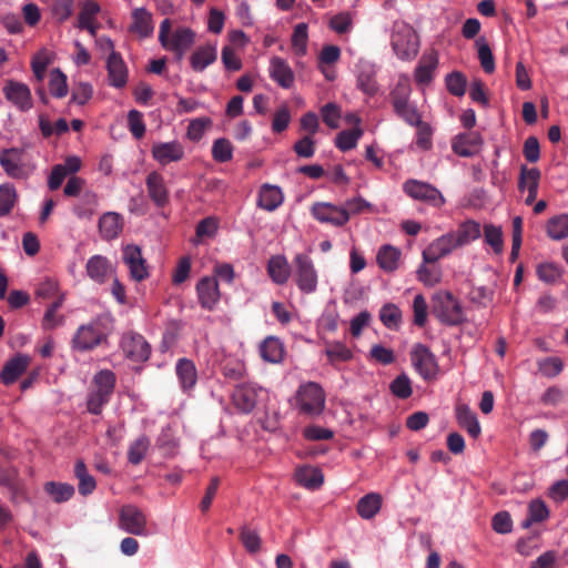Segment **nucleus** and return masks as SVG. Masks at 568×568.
Returning <instances> with one entry per match:
<instances>
[{
  "label": "nucleus",
  "mask_w": 568,
  "mask_h": 568,
  "mask_svg": "<svg viewBox=\"0 0 568 568\" xmlns=\"http://www.w3.org/2000/svg\"><path fill=\"white\" fill-rule=\"evenodd\" d=\"M80 169L81 159L77 155H70L62 163L53 165L48 176V189L55 191L68 179L63 194L69 197L79 196L85 184L82 178L75 175Z\"/></svg>",
  "instance_id": "1"
},
{
  "label": "nucleus",
  "mask_w": 568,
  "mask_h": 568,
  "mask_svg": "<svg viewBox=\"0 0 568 568\" xmlns=\"http://www.w3.org/2000/svg\"><path fill=\"white\" fill-rule=\"evenodd\" d=\"M112 327V318L108 314L98 315L87 324L79 326L73 338L72 347L79 352H87L103 343Z\"/></svg>",
  "instance_id": "2"
},
{
  "label": "nucleus",
  "mask_w": 568,
  "mask_h": 568,
  "mask_svg": "<svg viewBox=\"0 0 568 568\" xmlns=\"http://www.w3.org/2000/svg\"><path fill=\"white\" fill-rule=\"evenodd\" d=\"M159 41L165 50L175 54L178 61H181L194 44L195 32L187 27H179L171 32V21L164 19L160 24Z\"/></svg>",
  "instance_id": "3"
},
{
  "label": "nucleus",
  "mask_w": 568,
  "mask_h": 568,
  "mask_svg": "<svg viewBox=\"0 0 568 568\" xmlns=\"http://www.w3.org/2000/svg\"><path fill=\"white\" fill-rule=\"evenodd\" d=\"M432 312L447 326H457L466 321L462 303L448 291H439L433 295Z\"/></svg>",
  "instance_id": "4"
},
{
  "label": "nucleus",
  "mask_w": 568,
  "mask_h": 568,
  "mask_svg": "<svg viewBox=\"0 0 568 568\" xmlns=\"http://www.w3.org/2000/svg\"><path fill=\"white\" fill-rule=\"evenodd\" d=\"M116 377L110 369L99 371L92 379V387L87 397L88 412L93 415L101 414L114 392Z\"/></svg>",
  "instance_id": "5"
},
{
  "label": "nucleus",
  "mask_w": 568,
  "mask_h": 568,
  "mask_svg": "<svg viewBox=\"0 0 568 568\" xmlns=\"http://www.w3.org/2000/svg\"><path fill=\"white\" fill-rule=\"evenodd\" d=\"M390 44L394 53L400 60H412L419 48L418 37L410 24L395 21L392 27Z\"/></svg>",
  "instance_id": "6"
},
{
  "label": "nucleus",
  "mask_w": 568,
  "mask_h": 568,
  "mask_svg": "<svg viewBox=\"0 0 568 568\" xmlns=\"http://www.w3.org/2000/svg\"><path fill=\"white\" fill-rule=\"evenodd\" d=\"M297 410L307 416H318L323 413L326 395L322 386L315 382L302 384L295 395Z\"/></svg>",
  "instance_id": "7"
},
{
  "label": "nucleus",
  "mask_w": 568,
  "mask_h": 568,
  "mask_svg": "<svg viewBox=\"0 0 568 568\" xmlns=\"http://www.w3.org/2000/svg\"><path fill=\"white\" fill-rule=\"evenodd\" d=\"M293 278L303 294H313L318 286V273L312 257L306 253H297L293 258Z\"/></svg>",
  "instance_id": "8"
},
{
  "label": "nucleus",
  "mask_w": 568,
  "mask_h": 568,
  "mask_svg": "<svg viewBox=\"0 0 568 568\" xmlns=\"http://www.w3.org/2000/svg\"><path fill=\"white\" fill-rule=\"evenodd\" d=\"M23 148H4L0 150V168L3 173L12 180H26L28 179L33 166L24 160Z\"/></svg>",
  "instance_id": "9"
},
{
  "label": "nucleus",
  "mask_w": 568,
  "mask_h": 568,
  "mask_svg": "<svg viewBox=\"0 0 568 568\" xmlns=\"http://www.w3.org/2000/svg\"><path fill=\"white\" fill-rule=\"evenodd\" d=\"M119 528L130 535L149 537L152 532L148 527V518L142 509L129 504L119 511Z\"/></svg>",
  "instance_id": "10"
},
{
  "label": "nucleus",
  "mask_w": 568,
  "mask_h": 568,
  "mask_svg": "<svg viewBox=\"0 0 568 568\" xmlns=\"http://www.w3.org/2000/svg\"><path fill=\"white\" fill-rule=\"evenodd\" d=\"M378 65L365 58H359L354 65L356 88L365 95L372 98L379 91L377 81Z\"/></svg>",
  "instance_id": "11"
},
{
  "label": "nucleus",
  "mask_w": 568,
  "mask_h": 568,
  "mask_svg": "<svg viewBox=\"0 0 568 568\" xmlns=\"http://www.w3.org/2000/svg\"><path fill=\"white\" fill-rule=\"evenodd\" d=\"M410 361L413 367L425 381L437 376L438 364L435 355L424 344H415L410 351Z\"/></svg>",
  "instance_id": "12"
},
{
  "label": "nucleus",
  "mask_w": 568,
  "mask_h": 568,
  "mask_svg": "<svg viewBox=\"0 0 568 568\" xmlns=\"http://www.w3.org/2000/svg\"><path fill=\"white\" fill-rule=\"evenodd\" d=\"M266 389L254 383L239 385L233 392V402L242 413H251L264 399Z\"/></svg>",
  "instance_id": "13"
},
{
  "label": "nucleus",
  "mask_w": 568,
  "mask_h": 568,
  "mask_svg": "<svg viewBox=\"0 0 568 568\" xmlns=\"http://www.w3.org/2000/svg\"><path fill=\"white\" fill-rule=\"evenodd\" d=\"M404 191L412 199L424 201L435 207H440L445 203L440 191L426 182L409 180L404 183Z\"/></svg>",
  "instance_id": "14"
},
{
  "label": "nucleus",
  "mask_w": 568,
  "mask_h": 568,
  "mask_svg": "<svg viewBox=\"0 0 568 568\" xmlns=\"http://www.w3.org/2000/svg\"><path fill=\"white\" fill-rule=\"evenodd\" d=\"M453 232H447L439 237L435 239L422 253L425 263H436L443 257L452 254L456 248H459Z\"/></svg>",
  "instance_id": "15"
},
{
  "label": "nucleus",
  "mask_w": 568,
  "mask_h": 568,
  "mask_svg": "<svg viewBox=\"0 0 568 568\" xmlns=\"http://www.w3.org/2000/svg\"><path fill=\"white\" fill-rule=\"evenodd\" d=\"M313 217L325 224L333 226H344L348 222V215L345 210L339 205L329 202H316L311 207Z\"/></svg>",
  "instance_id": "16"
},
{
  "label": "nucleus",
  "mask_w": 568,
  "mask_h": 568,
  "mask_svg": "<svg viewBox=\"0 0 568 568\" xmlns=\"http://www.w3.org/2000/svg\"><path fill=\"white\" fill-rule=\"evenodd\" d=\"M122 260L129 268L130 276L134 281L141 282L149 277L148 264L139 245L128 244L123 246Z\"/></svg>",
  "instance_id": "17"
},
{
  "label": "nucleus",
  "mask_w": 568,
  "mask_h": 568,
  "mask_svg": "<svg viewBox=\"0 0 568 568\" xmlns=\"http://www.w3.org/2000/svg\"><path fill=\"white\" fill-rule=\"evenodd\" d=\"M108 47L111 49V53L106 60L108 80L109 84L113 88L121 89L128 82V69L120 55V53L113 50V43L109 38L104 39Z\"/></svg>",
  "instance_id": "18"
},
{
  "label": "nucleus",
  "mask_w": 568,
  "mask_h": 568,
  "mask_svg": "<svg viewBox=\"0 0 568 568\" xmlns=\"http://www.w3.org/2000/svg\"><path fill=\"white\" fill-rule=\"evenodd\" d=\"M121 348L125 357L133 362H144L150 357V345L140 334L129 333L122 336Z\"/></svg>",
  "instance_id": "19"
},
{
  "label": "nucleus",
  "mask_w": 568,
  "mask_h": 568,
  "mask_svg": "<svg viewBox=\"0 0 568 568\" xmlns=\"http://www.w3.org/2000/svg\"><path fill=\"white\" fill-rule=\"evenodd\" d=\"M3 94L18 110L29 111L33 103L29 87L22 82L9 80L3 87Z\"/></svg>",
  "instance_id": "20"
},
{
  "label": "nucleus",
  "mask_w": 568,
  "mask_h": 568,
  "mask_svg": "<svg viewBox=\"0 0 568 568\" xmlns=\"http://www.w3.org/2000/svg\"><path fill=\"white\" fill-rule=\"evenodd\" d=\"M145 186L150 200L156 207L161 209L169 204L170 192L161 173L156 171L150 172L145 178Z\"/></svg>",
  "instance_id": "21"
},
{
  "label": "nucleus",
  "mask_w": 568,
  "mask_h": 568,
  "mask_svg": "<svg viewBox=\"0 0 568 568\" xmlns=\"http://www.w3.org/2000/svg\"><path fill=\"white\" fill-rule=\"evenodd\" d=\"M196 294L201 307L213 311L221 297L217 280L212 276L202 277L196 284Z\"/></svg>",
  "instance_id": "22"
},
{
  "label": "nucleus",
  "mask_w": 568,
  "mask_h": 568,
  "mask_svg": "<svg viewBox=\"0 0 568 568\" xmlns=\"http://www.w3.org/2000/svg\"><path fill=\"white\" fill-rule=\"evenodd\" d=\"M153 159L161 165L179 162L184 158V146L176 140L170 142H156L152 145Z\"/></svg>",
  "instance_id": "23"
},
{
  "label": "nucleus",
  "mask_w": 568,
  "mask_h": 568,
  "mask_svg": "<svg viewBox=\"0 0 568 568\" xmlns=\"http://www.w3.org/2000/svg\"><path fill=\"white\" fill-rule=\"evenodd\" d=\"M483 145V139L477 132H466L456 135L452 142L454 153L463 158L477 154Z\"/></svg>",
  "instance_id": "24"
},
{
  "label": "nucleus",
  "mask_w": 568,
  "mask_h": 568,
  "mask_svg": "<svg viewBox=\"0 0 568 568\" xmlns=\"http://www.w3.org/2000/svg\"><path fill=\"white\" fill-rule=\"evenodd\" d=\"M31 357L28 354L19 353L6 362L0 379L4 385L13 384L28 368Z\"/></svg>",
  "instance_id": "25"
},
{
  "label": "nucleus",
  "mask_w": 568,
  "mask_h": 568,
  "mask_svg": "<svg viewBox=\"0 0 568 568\" xmlns=\"http://www.w3.org/2000/svg\"><path fill=\"white\" fill-rule=\"evenodd\" d=\"M175 374L183 392L192 390L197 383V369L192 359L179 358L175 364Z\"/></svg>",
  "instance_id": "26"
},
{
  "label": "nucleus",
  "mask_w": 568,
  "mask_h": 568,
  "mask_svg": "<svg viewBox=\"0 0 568 568\" xmlns=\"http://www.w3.org/2000/svg\"><path fill=\"white\" fill-rule=\"evenodd\" d=\"M98 226L103 240H114L123 230V216L118 212H105L100 216Z\"/></svg>",
  "instance_id": "27"
},
{
  "label": "nucleus",
  "mask_w": 568,
  "mask_h": 568,
  "mask_svg": "<svg viewBox=\"0 0 568 568\" xmlns=\"http://www.w3.org/2000/svg\"><path fill=\"white\" fill-rule=\"evenodd\" d=\"M268 73L270 78L284 89H290L294 83V73L283 58L271 59Z\"/></svg>",
  "instance_id": "28"
},
{
  "label": "nucleus",
  "mask_w": 568,
  "mask_h": 568,
  "mask_svg": "<svg viewBox=\"0 0 568 568\" xmlns=\"http://www.w3.org/2000/svg\"><path fill=\"white\" fill-rule=\"evenodd\" d=\"M438 65V54L435 51L422 55L414 71L416 83L425 85L432 82Z\"/></svg>",
  "instance_id": "29"
},
{
  "label": "nucleus",
  "mask_w": 568,
  "mask_h": 568,
  "mask_svg": "<svg viewBox=\"0 0 568 568\" xmlns=\"http://www.w3.org/2000/svg\"><path fill=\"white\" fill-rule=\"evenodd\" d=\"M217 59V47L214 43H206L199 47L190 57L191 68L195 72H203Z\"/></svg>",
  "instance_id": "30"
},
{
  "label": "nucleus",
  "mask_w": 568,
  "mask_h": 568,
  "mask_svg": "<svg viewBox=\"0 0 568 568\" xmlns=\"http://www.w3.org/2000/svg\"><path fill=\"white\" fill-rule=\"evenodd\" d=\"M291 272V265L284 255L277 254L270 257L267 262V274L275 284H286Z\"/></svg>",
  "instance_id": "31"
},
{
  "label": "nucleus",
  "mask_w": 568,
  "mask_h": 568,
  "mask_svg": "<svg viewBox=\"0 0 568 568\" xmlns=\"http://www.w3.org/2000/svg\"><path fill=\"white\" fill-rule=\"evenodd\" d=\"M400 256L402 252L398 247L385 244L379 247L376 261L384 272L392 273L398 268Z\"/></svg>",
  "instance_id": "32"
},
{
  "label": "nucleus",
  "mask_w": 568,
  "mask_h": 568,
  "mask_svg": "<svg viewBox=\"0 0 568 568\" xmlns=\"http://www.w3.org/2000/svg\"><path fill=\"white\" fill-rule=\"evenodd\" d=\"M283 200L284 196L280 186L264 184L260 190L257 204L260 207L272 212L283 203Z\"/></svg>",
  "instance_id": "33"
},
{
  "label": "nucleus",
  "mask_w": 568,
  "mask_h": 568,
  "mask_svg": "<svg viewBox=\"0 0 568 568\" xmlns=\"http://www.w3.org/2000/svg\"><path fill=\"white\" fill-rule=\"evenodd\" d=\"M132 24L130 30L141 38H148L153 33L154 27L152 14L144 8H136L132 12Z\"/></svg>",
  "instance_id": "34"
},
{
  "label": "nucleus",
  "mask_w": 568,
  "mask_h": 568,
  "mask_svg": "<svg viewBox=\"0 0 568 568\" xmlns=\"http://www.w3.org/2000/svg\"><path fill=\"white\" fill-rule=\"evenodd\" d=\"M382 504L383 498L378 493H369L358 500L356 510L361 518L369 520L379 513Z\"/></svg>",
  "instance_id": "35"
},
{
  "label": "nucleus",
  "mask_w": 568,
  "mask_h": 568,
  "mask_svg": "<svg viewBox=\"0 0 568 568\" xmlns=\"http://www.w3.org/2000/svg\"><path fill=\"white\" fill-rule=\"evenodd\" d=\"M85 271L92 281L102 284L111 271V264L105 256L93 255L88 260Z\"/></svg>",
  "instance_id": "36"
},
{
  "label": "nucleus",
  "mask_w": 568,
  "mask_h": 568,
  "mask_svg": "<svg viewBox=\"0 0 568 568\" xmlns=\"http://www.w3.org/2000/svg\"><path fill=\"white\" fill-rule=\"evenodd\" d=\"M456 418L459 426L464 428L469 436L477 438L480 435L481 427L478 418L467 405H462L456 408Z\"/></svg>",
  "instance_id": "37"
},
{
  "label": "nucleus",
  "mask_w": 568,
  "mask_h": 568,
  "mask_svg": "<svg viewBox=\"0 0 568 568\" xmlns=\"http://www.w3.org/2000/svg\"><path fill=\"white\" fill-rule=\"evenodd\" d=\"M295 479L307 489H317L322 486L324 476L322 470L316 467L303 466L296 469Z\"/></svg>",
  "instance_id": "38"
},
{
  "label": "nucleus",
  "mask_w": 568,
  "mask_h": 568,
  "mask_svg": "<svg viewBox=\"0 0 568 568\" xmlns=\"http://www.w3.org/2000/svg\"><path fill=\"white\" fill-rule=\"evenodd\" d=\"M283 344L277 337L268 336L260 345L261 357L268 363H280L283 358Z\"/></svg>",
  "instance_id": "39"
},
{
  "label": "nucleus",
  "mask_w": 568,
  "mask_h": 568,
  "mask_svg": "<svg viewBox=\"0 0 568 568\" xmlns=\"http://www.w3.org/2000/svg\"><path fill=\"white\" fill-rule=\"evenodd\" d=\"M452 232L458 242L457 244L463 247L480 236V225L473 220H467L463 222L456 231Z\"/></svg>",
  "instance_id": "40"
},
{
  "label": "nucleus",
  "mask_w": 568,
  "mask_h": 568,
  "mask_svg": "<svg viewBox=\"0 0 568 568\" xmlns=\"http://www.w3.org/2000/svg\"><path fill=\"white\" fill-rule=\"evenodd\" d=\"M324 353L331 365L349 362L353 358L351 348L339 341L326 342Z\"/></svg>",
  "instance_id": "41"
},
{
  "label": "nucleus",
  "mask_w": 568,
  "mask_h": 568,
  "mask_svg": "<svg viewBox=\"0 0 568 568\" xmlns=\"http://www.w3.org/2000/svg\"><path fill=\"white\" fill-rule=\"evenodd\" d=\"M546 233L554 241H561L568 237V214L561 213L551 216L546 224Z\"/></svg>",
  "instance_id": "42"
},
{
  "label": "nucleus",
  "mask_w": 568,
  "mask_h": 568,
  "mask_svg": "<svg viewBox=\"0 0 568 568\" xmlns=\"http://www.w3.org/2000/svg\"><path fill=\"white\" fill-rule=\"evenodd\" d=\"M74 475L79 480L78 489L82 496H88L93 493L97 487L95 479L88 471L83 460H77L74 465Z\"/></svg>",
  "instance_id": "43"
},
{
  "label": "nucleus",
  "mask_w": 568,
  "mask_h": 568,
  "mask_svg": "<svg viewBox=\"0 0 568 568\" xmlns=\"http://www.w3.org/2000/svg\"><path fill=\"white\" fill-rule=\"evenodd\" d=\"M43 488L58 504L68 501L74 495V487L68 483L47 481Z\"/></svg>",
  "instance_id": "44"
},
{
  "label": "nucleus",
  "mask_w": 568,
  "mask_h": 568,
  "mask_svg": "<svg viewBox=\"0 0 568 568\" xmlns=\"http://www.w3.org/2000/svg\"><path fill=\"white\" fill-rule=\"evenodd\" d=\"M402 311L394 303H386L379 310V320L385 327L397 331L402 324Z\"/></svg>",
  "instance_id": "45"
},
{
  "label": "nucleus",
  "mask_w": 568,
  "mask_h": 568,
  "mask_svg": "<svg viewBox=\"0 0 568 568\" xmlns=\"http://www.w3.org/2000/svg\"><path fill=\"white\" fill-rule=\"evenodd\" d=\"M18 200V193L13 184H0V219L9 215Z\"/></svg>",
  "instance_id": "46"
},
{
  "label": "nucleus",
  "mask_w": 568,
  "mask_h": 568,
  "mask_svg": "<svg viewBox=\"0 0 568 568\" xmlns=\"http://www.w3.org/2000/svg\"><path fill=\"white\" fill-rule=\"evenodd\" d=\"M549 517V509L542 499H532L528 505V516L523 521V527L528 528L534 523H541Z\"/></svg>",
  "instance_id": "47"
},
{
  "label": "nucleus",
  "mask_w": 568,
  "mask_h": 568,
  "mask_svg": "<svg viewBox=\"0 0 568 568\" xmlns=\"http://www.w3.org/2000/svg\"><path fill=\"white\" fill-rule=\"evenodd\" d=\"M363 133L364 131L361 126H354L352 130H343L336 135L335 145L343 152L353 150Z\"/></svg>",
  "instance_id": "48"
},
{
  "label": "nucleus",
  "mask_w": 568,
  "mask_h": 568,
  "mask_svg": "<svg viewBox=\"0 0 568 568\" xmlns=\"http://www.w3.org/2000/svg\"><path fill=\"white\" fill-rule=\"evenodd\" d=\"M540 171L537 168L523 165L519 173L518 189L521 192L538 191Z\"/></svg>",
  "instance_id": "49"
},
{
  "label": "nucleus",
  "mask_w": 568,
  "mask_h": 568,
  "mask_svg": "<svg viewBox=\"0 0 568 568\" xmlns=\"http://www.w3.org/2000/svg\"><path fill=\"white\" fill-rule=\"evenodd\" d=\"M423 263L416 270L417 280L425 286L433 287L442 281V270L439 266H427Z\"/></svg>",
  "instance_id": "50"
},
{
  "label": "nucleus",
  "mask_w": 568,
  "mask_h": 568,
  "mask_svg": "<svg viewBox=\"0 0 568 568\" xmlns=\"http://www.w3.org/2000/svg\"><path fill=\"white\" fill-rule=\"evenodd\" d=\"M394 111L400 119L412 126L419 125L422 122V115L418 112L417 106L409 100L394 105Z\"/></svg>",
  "instance_id": "51"
},
{
  "label": "nucleus",
  "mask_w": 568,
  "mask_h": 568,
  "mask_svg": "<svg viewBox=\"0 0 568 568\" xmlns=\"http://www.w3.org/2000/svg\"><path fill=\"white\" fill-rule=\"evenodd\" d=\"M233 145L230 140L219 138L212 144V158L217 163H225L233 159Z\"/></svg>",
  "instance_id": "52"
},
{
  "label": "nucleus",
  "mask_w": 568,
  "mask_h": 568,
  "mask_svg": "<svg viewBox=\"0 0 568 568\" xmlns=\"http://www.w3.org/2000/svg\"><path fill=\"white\" fill-rule=\"evenodd\" d=\"M149 447L150 440L145 435H141L135 440H133L128 449L129 463L132 465L140 464L143 460Z\"/></svg>",
  "instance_id": "53"
},
{
  "label": "nucleus",
  "mask_w": 568,
  "mask_h": 568,
  "mask_svg": "<svg viewBox=\"0 0 568 568\" xmlns=\"http://www.w3.org/2000/svg\"><path fill=\"white\" fill-rule=\"evenodd\" d=\"M477 54L483 70L486 73H493L495 71V59L491 49L485 38H478L476 40Z\"/></svg>",
  "instance_id": "54"
},
{
  "label": "nucleus",
  "mask_w": 568,
  "mask_h": 568,
  "mask_svg": "<svg viewBox=\"0 0 568 568\" xmlns=\"http://www.w3.org/2000/svg\"><path fill=\"white\" fill-rule=\"evenodd\" d=\"M49 89L51 94L58 99L68 94L67 75L58 68L50 72Z\"/></svg>",
  "instance_id": "55"
},
{
  "label": "nucleus",
  "mask_w": 568,
  "mask_h": 568,
  "mask_svg": "<svg viewBox=\"0 0 568 568\" xmlns=\"http://www.w3.org/2000/svg\"><path fill=\"white\" fill-rule=\"evenodd\" d=\"M389 389L397 398H408L413 393L410 378L405 373L399 374L389 384Z\"/></svg>",
  "instance_id": "56"
},
{
  "label": "nucleus",
  "mask_w": 568,
  "mask_h": 568,
  "mask_svg": "<svg viewBox=\"0 0 568 568\" xmlns=\"http://www.w3.org/2000/svg\"><path fill=\"white\" fill-rule=\"evenodd\" d=\"M412 87L406 75H400L397 83L390 91L393 106L409 100Z\"/></svg>",
  "instance_id": "57"
},
{
  "label": "nucleus",
  "mask_w": 568,
  "mask_h": 568,
  "mask_svg": "<svg viewBox=\"0 0 568 568\" xmlns=\"http://www.w3.org/2000/svg\"><path fill=\"white\" fill-rule=\"evenodd\" d=\"M210 118H195L189 122L186 138L193 142L200 141L207 128L212 125Z\"/></svg>",
  "instance_id": "58"
},
{
  "label": "nucleus",
  "mask_w": 568,
  "mask_h": 568,
  "mask_svg": "<svg viewBox=\"0 0 568 568\" xmlns=\"http://www.w3.org/2000/svg\"><path fill=\"white\" fill-rule=\"evenodd\" d=\"M51 63V55L50 52L45 49L40 50L37 52L31 61V68L33 71V74L38 81H42L47 71V68Z\"/></svg>",
  "instance_id": "59"
},
{
  "label": "nucleus",
  "mask_w": 568,
  "mask_h": 568,
  "mask_svg": "<svg viewBox=\"0 0 568 568\" xmlns=\"http://www.w3.org/2000/svg\"><path fill=\"white\" fill-rule=\"evenodd\" d=\"M307 24L298 23L292 34V47L297 55H304L307 49Z\"/></svg>",
  "instance_id": "60"
},
{
  "label": "nucleus",
  "mask_w": 568,
  "mask_h": 568,
  "mask_svg": "<svg viewBox=\"0 0 568 568\" xmlns=\"http://www.w3.org/2000/svg\"><path fill=\"white\" fill-rule=\"evenodd\" d=\"M446 88L453 95L463 97L466 92V78L462 72L454 71L445 78Z\"/></svg>",
  "instance_id": "61"
},
{
  "label": "nucleus",
  "mask_w": 568,
  "mask_h": 568,
  "mask_svg": "<svg viewBox=\"0 0 568 568\" xmlns=\"http://www.w3.org/2000/svg\"><path fill=\"white\" fill-rule=\"evenodd\" d=\"M564 368L562 361L557 356L546 357L538 361V369L541 375L552 378L561 373Z\"/></svg>",
  "instance_id": "62"
},
{
  "label": "nucleus",
  "mask_w": 568,
  "mask_h": 568,
  "mask_svg": "<svg viewBox=\"0 0 568 568\" xmlns=\"http://www.w3.org/2000/svg\"><path fill=\"white\" fill-rule=\"evenodd\" d=\"M82 201L88 207L77 205L73 209L74 214L80 219L91 217L98 205V195L93 191H85Z\"/></svg>",
  "instance_id": "63"
},
{
  "label": "nucleus",
  "mask_w": 568,
  "mask_h": 568,
  "mask_svg": "<svg viewBox=\"0 0 568 568\" xmlns=\"http://www.w3.org/2000/svg\"><path fill=\"white\" fill-rule=\"evenodd\" d=\"M485 242L493 247L495 253L499 254L503 251V232L500 226L487 224L484 227Z\"/></svg>",
  "instance_id": "64"
}]
</instances>
